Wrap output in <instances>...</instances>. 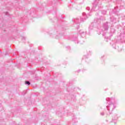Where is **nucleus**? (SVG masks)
I'll use <instances>...</instances> for the list:
<instances>
[{"label": "nucleus", "instance_id": "f257e3e1", "mask_svg": "<svg viewBox=\"0 0 125 125\" xmlns=\"http://www.w3.org/2000/svg\"><path fill=\"white\" fill-rule=\"evenodd\" d=\"M25 83L26 84H28V85H30V82H29L28 81H25Z\"/></svg>", "mask_w": 125, "mask_h": 125}]
</instances>
